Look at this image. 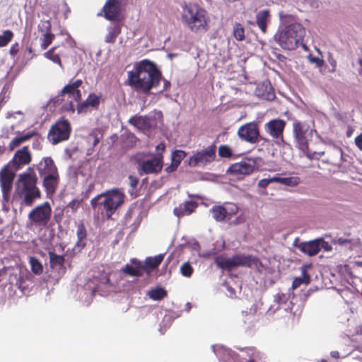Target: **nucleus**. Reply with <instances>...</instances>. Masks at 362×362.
Instances as JSON below:
<instances>
[{"mask_svg": "<svg viewBox=\"0 0 362 362\" xmlns=\"http://www.w3.org/2000/svg\"><path fill=\"white\" fill-rule=\"evenodd\" d=\"M94 189V185L93 183L90 184L88 185V187L86 192V194L84 195V198H88L89 196V194Z\"/></svg>", "mask_w": 362, "mask_h": 362, "instance_id": "0e129e2a", "label": "nucleus"}, {"mask_svg": "<svg viewBox=\"0 0 362 362\" xmlns=\"http://www.w3.org/2000/svg\"><path fill=\"white\" fill-rule=\"evenodd\" d=\"M129 185L132 189H135L138 184H139V178L134 175H129Z\"/></svg>", "mask_w": 362, "mask_h": 362, "instance_id": "5fc2aeb1", "label": "nucleus"}, {"mask_svg": "<svg viewBox=\"0 0 362 362\" xmlns=\"http://www.w3.org/2000/svg\"><path fill=\"white\" fill-rule=\"evenodd\" d=\"M71 132V127L69 121L62 117L51 126L47 134V139L52 145H56L68 140Z\"/></svg>", "mask_w": 362, "mask_h": 362, "instance_id": "0eeeda50", "label": "nucleus"}, {"mask_svg": "<svg viewBox=\"0 0 362 362\" xmlns=\"http://www.w3.org/2000/svg\"><path fill=\"white\" fill-rule=\"evenodd\" d=\"M86 239H79L78 238L77 242L76 243L74 250H76L80 252L85 246H86Z\"/></svg>", "mask_w": 362, "mask_h": 362, "instance_id": "864d4df0", "label": "nucleus"}, {"mask_svg": "<svg viewBox=\"0 0 362 362\" xmlns=\"http://www.w3.org/2000/svg\"><path fill=\"white\" fill-rule=\"evenodd\" d=\"M105 18L113 22H122L121 4L119 0H107L103 8Z\"/></svg>", "mask_w": 362, "mask_h": 362, "instance_id": "dca6fc26", "label": "nucleus"}, {"mask_svg": "<svg viewBox=\"0 0 362 362\" xmlns=\"http://www.w3.org/2000/svg\"><path fill=\"white\" fill-rule=\"evenodd\" d=\"M101 95L95 93H90L88 98L82 103H79L77 105V111L78 113L86 112L89 107L97 109L100 105Z\"/></svg>", "mask_w": 362, "mask_h": 362, "instance_id": "412c9836", "label": "nucleus"}, {"mask_svg": "<svg viewBox=\"0 0 362 362\" xmlns=\"http://www.w3.org/2000/svg\"><path fill=\"white\" fill-rule=\"evenodd\" d=\"M197 207V203L193 201H186L179 204L174 209V214L178 218L189 216L192 214Z\"/></svg>", "mask_w": 362, "mask_h": 362, "instance_id": "5701e85b", "label": "nucleus"}, {"mask_svg": "<svg viewBox=\"0 0 362 362\" xmlns=\"http://www.w3.org/2000/svg\"><path fill=\"white\" fill-rule=\"evenodd\" d=\"M34 141L33 142V148L41 149L42 148V142L43 141V138L40 135L38 132H37V134L33 136Z\"/></svg>", "mask_w": 362, "mask_h": 362, "instance_id": "8fccbe9b", "label": "nucleus"}, {"mask_svg": "<svg viewBox=\"0 0 362 362\" xmlns=\"http://www.w3.org/2000/svg\"><path fill=\"white\" fill-rule=\"evenodd\" d=\"M292 127L296 146L304 153H308V135L310 130L309 125L304 122L293 119Z\"/></svg>", "mask_w": 362, "mask_h": 362, "instance_id": "1a4fd4ad", "label": "nucleus"}, {"mask_svg": "<svg viewBox=\"0 0 362 362\" xmlns=\"http://www.w3.org/2000/svg\"><path fill=\"white\" fill-rule=\"evenodd\" d=\"M13 36L14 34L11 30H4L2 35H0V47L6 46L12 40Z\"/></svg>", "mask_w": 362, "mask_h": 362, "instance_id": "37998d69", "label": "nucleus"}, {"mask_svg": "<svg viewBox=\"0 0 362 362\" xmlns=\"http://www.w3.org/2000/svg\"><path fill=\"white\" fill-rule=\"evenodd\" d=\"M286 125L285 120L281 119H273L267 122L264 126L265 132L271 136L272 139L280 140L284 142V132Z\"/></svg>", "mask_w": 362, "mask_h": 362, "instance_id": "4468645a", "label": "nucleus"}, {"mask_svg": "<svg viewBox=\"0 0 362 362\" xmlns=\"http://www.w3.org/2000/svg\"><path fill=\"white\" fill-rule=\"evenodd\" d=\"M76 235L77 238L86 239L87 231L83 223L82 222L77 226Z\"/></svg>", "mask_w": 362, "mask_h": 362, "instance_id": "09e8293b", "label": "nucleus"}, {"mask_svg": "<svg viewBox=\"0 0 362 362\" xmlns=\"http://www.w3.org/2000/svg\"><path fill=\"white\" fill-rule=\"evenodd\" d=\"M124 193L115 188L93 198L90 200V206L93 210L100 211L107 218H110L124 203Z\"/></svg>", "mask_w": 362, "mask_h": 362, "instance_id": "f03ea898", "label": "nucleus"}, {"mask_svg": "<svg viewBox=\"0 0 362 362\" xmlns=\"http://www.w3.org/2000/svg\"><path fill=\"white\" fill-rule=\"evenodd\" d=\"M83 82L81 79H77L74 81H70L66 84L60 93L54 99V103H61L64 100L63 97L67 95L69 98L71 99L69 103L64 107L66 111L74 112V105L73 101L79 102L81 99V92L79 89Z\"/></svg>", "mask_w": 362, "mask_h": 362, "instance_id": "423d86ee", "label": "nucleus"}, {"mask_svg": "<svg viewBox=\"0 0 362 362\" xmlns=\"http://www.w3.org/2000/svg\"><path fill=\"white\" fill-rule=\"evenodd\" d=\"M233 155V150L228 145L223 144L218 147V156L221 158H230Z\"/></svg>", "mask_w": 362, "mask_h": 362, "instance_id": "49530a36", "label": "nucleus"}, {"mask_svg": "<svg viewBox=\"0 0 362 362\" xmlns=\"http://www.w3.org/2000/svg\"><path fill=\"white\" fill-rule=\"evenodd\" d=\"M148 297L153 300H161L168 296L167 291L160 286L151 289L148 293Z\"/></svg>", "mask_w": 362, "mask_h": 362, "instance_id": "4c0bfd02", "label": "nucleus"}, {"mask_svg": "<svg viewBox=\"0 0 362 362\" xmlns=\"http://www.w3.org/2000/svg\"><path fill=\"white\" fill-rule=\"evenodd\" d=\"M255 165L256 162L254 159L247 158L231 164L227 170V173L238 177L247 176L254 172Z\"/></svg>", "mask_w": 362, "mask_h": 362, "instance_id": "ddd939ff", "label": "nucleus"}, {"mask_svg": "<svg viewBox=\"0 0 362 362\" xmlns=\"http://www.w3.org/2000/svg\"><path fill=\"white\" fill-rule=\"evenodd\" d=\"M214 262L218 267L228 271L235 267L233 257L228 258L226 256L221 255L215 257Z\"/></svg>", "mask_w": 362, "mask_h": 362, "instance_id": "f704fd0d", "label": "nucleus"}, {"mask_svg": "<svg viewBox=\"0 0 362 362\" xmlns=\"http://www.w3.org/2000/svg\"><path fill=\"white\" fill-rule=\"evenodd\" d=\"M21 175H29L31 178H33V179L37 180V177L35 173L33 167L28 168L26 171L21 173Z\"/></svg>", "mask_w": 362, "mask_h": 362, "instance_id": "13d9d810", "label": "nucleus"}, {"mask_svg": "<svg viewBox=\"0 0 362 362\" xmlns=\"http://www.w3.org/2000/svg\"><path fill=\"white\" fill-rule=\"evenodd\" d=\"M334 244H337L341 246H344L349 250H353L356 247L361 245V241L358 238H337L333 240Z\"/></svg>", "mask_w": 362, "mask_h": 362, "instance_id": "c756f323", "label": "nucleus"}, {"mask_svg": "<svg viewBox=\"0 0 362 362\" xmlns=\"http://www.w3.org/2000/svg\"><path fill=\"white\" fill-rule=\"evenodd\" d=\"M163 156H158L152 159L144 160L138 169L139 174H158L163 168Z\"/></svg>", "mask_w": 362, "mask_h": 362, "instance_id": "f3484780", "label": "nucleus"}, {"mask_svg": "<svg viewBox=\"0 0 362 362\" xmlns=\"http://www.w3.org/2000/svg\"><path fill=\"white\" fill-rule=\"evenodd\" d=\"M18 52H19V44H18V42H15L10 47L9 54H11V56L15 57L18 53Z\"/></svg>", "mask_w": 362, "mask_h": 362, "instance_id": "6e6d98bb", "label": "nucleus"}, {"mask_svg": "<svg viewBox=\"0 0 362 362\" xmlns=\"http://www.w3.org/2000/svg\"><path fill=\"white\" fill-rule=\"evenodd\" d=\"M286 299V294H284V293H279L275 296V300L278 303H281L283 301L285 302Z\"/></svg>", "mask_w": 362, "mask_h": 362, "instance_id": "680f3d73", "label": "nucleus"}, {"mask_svg": "<svg viewBox=\"0 0 362 362\" xmlns=\"http://www.w3.org/2000/svg\"><path fill=\"white\" fill-rule=\"evenodd\" d=\"M305 35V28L299 23H293L279 28L274 40L284 50H294L302 43Z\"/></svg>", "mask_w": 362, "mask_h": 362, "instance_id": "20e7f679", "label": "nucleus"}, {"mask_svg": "<svg viewBox=\"0 0 362 362\" xmlns=\"http://www.w3.org/2000/svg\"><path fill=\"white\" fill-rule=\"evenodd\" d=\"M52 207L49 202H45L33 208L28 215L31 226L46 228L51 220Z\"/></svg>", "mask_w": 362, "mask_h": 362, "instance_id": "6e6552de", "label": "nucleus"}, {"mask_svg": "<svg viewBox=\"0 0 362 362\" xmlns=\"http://www.w3.org/2000/svg\"><path fill=\"white\" fill-rule=\"evenodd\" d=\"M178 166V165L175 164V163H173V161H171V164L169 166L166 167L165 170L168 173H170L175 171L177 169Z\"/></svg>", "mask_w": 362, "mask_h": 362, "instance_id": "052dcab7", "label": "nucleus"}, {"mask_svg": "<svg viewBox=\"0 0 362 362\" xmlns=\"http://www.w3.org/2000/svg\"><path fill=\"white\" fill-rule=\"evenodd\" d=\"M164 255L160 254L154 257H147L144 262H141L142 269L144 272L150 274L151 272L156 269L163 262Z\"/></svg>", "mask_w": 362, "mask_h": 362, "instance_id": "a878e982", "label": "nucleus"}, {"mask_svg": "<svg viewBox=\"0 0 362 362\" xmlns=\"http://www.w3.org/2000/svg\"><path fill=\"white\" fill-rule=\"evenodd\" d=\"M16 170L6 165L0 170V186L4 199L8 200L13 187Z\"/></svg>", "mask_w": 362, "mask_h": 362, "instance_id": "9b49d317", "label": "nucleus"}, {"mask_svg": "<svg viewBox=\"0 0 362 362\" xmlns=\"http://www.w3.org/2000/svg\"><path fill=\"white\" fill-rule=\"evenodd\" d=\"M210 212L212 215V217L217 222L223 221L228 215V211L226 209L221 205L213 206L212 208L210 209Z\"/></svg>", "mask_w": 362, "mask_h": 362, "instance_id": "e433bc0d", "label": "nucleus"}, {"mask_svg": "<svg viewBox=\"0 0 362 362\" xmlns=\"http://www.w3.org/2000/svg\"><path fill=\"white\" fill-rule=\"evenodd\" d=\"M327 245V242L322 238L315 239L309 242H303L296 245L300 251L309 256H314L319 253L322 247Z\"/></svg>", "mask_w": 362, "mask_h": 362, "instance_id": "6ab92c4d", "label": "nucleus"}, {"mask_svg": "<svg viewBox=\"0 0 362 362\" xmlns=\"http://www.w3.org/2000/svg\"><path fill=\"white\" fill-rule=\"evenodd\" d=\"M279 17H280V19L281 20V21H283V22H286V19L287 18H292V19L293 18V16L287 15V14H284L282 12H281L279 13Z\"/></svg>", "mask_w": 362, "mask_h": 362, "instance_id": "69168bd1", "label": "nucleus"}, {"mask_svg": "<svg viewBox=\"0 0 362 362\" xmlns=\"http://www.w3.org/2000/svg\"><path fill=\"white\" fill-rule=\"evenodd\" d=\"M38 30L42 33L40 37V47L42 50L46 49L54 39V35L52 33V25L49 20H42L38 25Z\"/></svg>", "mask_w": 362, "mask_h": 362, "instance_id": "a211bd4d", "label": "nucleus"}, {"mask_svg": "<svg viewBox=\"0 0 362 362\" xmlns=\"http://www.w3.org/2000/svg\"><path fill=\"white\" fill-rule=\"evenodd\" d=\"M187 156V153L183 150H175L171 155V161L180 165L182 160Z\"/></svg>", "mask_w": 362, "mask_h": 362, "instance_id": "a18cd8bd", "label": "nucleus"}, {"mask_svg": "<svg viewBox=\"0 0 362 362\" xmlns=\"http://www.w3.org/2000/svg\"><path fill=\"white\" fill-rule=\"evenodd\" d=\"M311 264H303L300 267L301 276L299 277H296L293 282L291 288L292 290H295L298 288L302 284L308 285L310 283L311 277L308 274V270L311 268Z\"/></svg>", "mask_w": 362, "mask_h": 362, "instance_id": "4be33fe9", "label": "nucleus"}, {"mask_svg": "<svg viewBox=\"0 0 362 362\" xmlns=\"http://www.w3.org/2000/svg\"><path fill=\"white\" fill-rule=\"evenodd\" d=\"M122 25V22H115L112 26L108 27L105 41L107 43H114L117 36L121 33Z\"/></svg>", "mask_w": 362, "mask_h": 362, "instance_id": "7c9ffc66", "label": "nucleus"}, {"mask_svg": "<svg viewBox=\"0 0 362 362\" xmlns=\"http://www.w3.org/2000/svg\"><path fill=\"white\" fill-rule=\"evenodd\" d=\"M276 182L288 187H296L300 182V179L298 176H291L287 177H281L276 176Z\"/></svg>", "mask_w": 362, "mask_h": 362, "instance_id": "58836bf2", "label": "nucleus"}, {"mask_svg": "<svg viewBox=\"0 0 362 362\" xmlns=\"http://www.w3.org/2000/svg\"><path fill=\"white\" fill-rule=\"evenodd\" d=\"M276 176L271 178H264L259 181L258 187L259 188H266L270 183L276 182Z\"/></svg>", "mask_w": 362, "mask_h": 362, "instance_id": "3c124183", "label": "nucleus"}, {"mask_svg": "<svg viewBox=\"0 0 362 362\" xmlns=\"http://www.w3.org/2000/svg\"><path fill=\"white\" fill-rule=\"evenodd\" d=\"M310 62L315 63L318 67H322L324 65V60L319 57H310Z\"/></svg>", "mask_w": 362, "mask_h": 362, "instance_id": "bf43d9fd", "label": "nucleus"}, {"mask_svg": "<svg viewBox=\"0 0 362 362\" xmlns=\"http://www.w3.org/2000/svg\"><path fill=\"white\" fill-rule=\"evenodd\" d=\"M80 205H81V202L78 200L74 199L69 202V204H68V206L71 209L73 212H76L78 210V209L79 208Z\"/></svg>", "mask_w": 362, "mask_h": 362, "instance_id": "4d7b16f0", "label": "nucleus"}, {"mask_svg": "<svg viewBox=\"0 0 362 362\" xmlns=\"http://www.w3.org/2000/svg\"><path fill=\"white\" fill-rule=\"evenodd\" d=\"M238 135L243 141L250 144H255L259 136L258 126L255 122L247 123L238 129Z\"/></svg>", "mask_w": 362, "mask_h": 362, "instance_id": "2eb2a0df", "label": "nucleus"}, {"mask_svg": "<svg viewBox=\"0 0 362 362\" xmlns=\"http://www.w3.org/2000/svg\"><path fill=\"white\" fill-rule=\"evenodd\" d=\"M271 15L269 9L259 11L256 15V24L262 33H266L267 24L270 22Z\"/></svg>", "mask_w": 362, "mask_h": 362, "instance_id": "cd10ccee", "label": "nucleus"}, {"mask_svg": "<svg viewBox=\"0 0 362 362\" xmlns=\"http://www.w3.org/2000/svg\"><path fill=\"white\" fill-rule=\"evenodd\" d=\"M355 144L360 150H362V134L355 138Z\"/></svg>", "mask_w": 362, "mask_h": 362, "instance_id": "e2e57ef3", "label": "nucleus"}, {"mask_svg": "<svg viewBox=\"0 0 362 362\" xmlns=\"http://www.w3.org/2000/svg\"><path fill=\"white\" fill-rule=\"evenodd\" d=\"M57 49V47H53L49 49L48 51L45 52L44 56L47 59L52 61L54 64H58L60 67L62 66V63L60 59V53H56L55 51Z\"/></svg>", "mask_w": 362, "mask_h": 362, "instance_id": "ea45409f", "label": "nucleus"}, {"mask_svg": "<svg viewBox=\"0 0 362 362\" xmlns=\"http://www.w3.org/2000/svg\"><path fill=\"white\" fill-rule=\"evenodd\" d=\"M37 180L27 175H20L16 182V192L27 206L41 197V192L37 186Z\"/></svg>", "mask_w": 362, "mask_h": 362, "instance_id": "39448f33", "label": "nucleus"}, {"mask_svg": "<svg viewBox=\"0 0 362 362\" xmlns=\"http://www.w3.org/2000/svg\"><path fill=\"white\" fill-rule=\"evenodd\" d=\"M235 267H251V265L256 262V258L252 255H235L233 256Z\"/></svg>", "mask_w": 362, "mask_h": 362, "instance_id": "72a5a7b5", "label": "nucleus"}, {"mask_svg": "<svg viewBox=\"0 0 362 362\" xmlns=\"http://www.w3.org/2000/svg\"><path fill=\"white\" fill-rule=\"evenodd\" d=\"M37 134V131L33 130L23 134L19 136L13 138L8 144V148L10 151H13L16 147L19 146L21 144L29 141L33 136Z\"/></svg>", "mask_w": 362, "mask_h": 362, "instance_id": "473e14b6", "label": "nucleus"}, {"mask_svg": "<svg viewBox=\"0 0 362 362\" xmlns=\"http://www.w3.org/2000/svg\"><path fill=\"white\" fill-rule=\"evenodd\" d=\"M257 95L266 100L272 101L275 98V93L270 84L259 85L256 90Z\"/></svg>", "mask_w": 362, "mask_h": 362, "instance_id": "c85d7f7f", "label": "nucleus"}, {"mask_svg": "<svg viewBox=\"0 0 362 362\" xmlns=\"http://www.w3.org/2000/svg\"><path fill=\"white\" fill-rule=\"evenodd\" d=\"M37 134V131L33 130L23 134L19 136L13 138L8 144V148L10 151H13L16 147L19 146L21 144L29 141L33 136Z\"/></svg>", "mask_w": 362, "mask_h": 362, "instance_id": "2f4dec72", "label": "nucleus"}, {"mask_svg": "<svg viewBox=\"0 0 362 362\" xmlns=\"http://www.w3.org/2000/svg\"><path fill=\"white\" fill-rule=\"evenodd\" d=\"M128 122L141 130H149L152 127L151 119L147 116L135 115L129 119Z\"/></svg>", "mask_w": 362, "mask_h": 362, "instance_id": "393cba45", "label": "nucleus"}, {"mask_svg": "<svg viewBox=\"0 0 362 362\" xmlns=\"http://www.w3.org/2000/svg\"><path fill=\"white\" fill-rule=\"evenodd\" d=\"M29 262L31 267V270L34 274L39 275L42 273V265L38 259L31 257Z\"/></svg>", "mask_w": 362, "mask_h": 362, "instance_id": "c03bdc74", "label": "nucleus"}, {"mask_svg": "<svg viewBox=\"0 0 362 362\" xmlns=\"http://www.w3.org/2000/svg\"><path fill=\"white\" fill-rule=\"evenodd\" d=\"M337 153L340 156V159L341 160V163L338 164V167L339 168H343V169L346 168V166L343 165V162H345L346 160V158L349 157V156L344 153L343 150L341 148H338L337 149Z\"/></svg>", "mask_w": 362, "mask_h": 362, "instance_id": "603ef678", "label": "nucleus"}, {"mask_svg": "<svg viewBox=\"0 0 362 362\" xmlns=\"http://www.w3.org/2000/svg\"><path fill=\"white\" fill-rule=\"evenodd\" d=\"M165 146L164 144H159L157 147H156V149L158 151H165Z\"/></svg>", "mask_w": 362, "mask_h": 362, "instance_id": "338daca9", "label": "nucleus"}, {"mask_svg": "<svg viewBox=\"0 0 362 362\" xmlns=\"http://www.w3.org/2000/svg\"><path fill=\"white\" fill-rule=\"evenodd\" d=\"M127 75L128 84L136 91L144 94H148L152 88L158 87L162 78L156 64L148 59L135 63Z\"/></svg>", "mask_w": 362, "mask_h": 362, "instance_id": "f257e3e1", "label": "nucleus"}, {"mask_svg": "<svg viewBox=\"0 0 362 362\" xmlns=\"http://www.w3.org/2000/svg\"><path fill=\"white\" fill-rule=\"evenodd\" d=\"M43 187L47 194H53L55 193L59 182V175L58 172L56 174L47 175L42 177Z\"/></svg>", "mask_w": 362, "mask_h": 362, "instance_id": "b1692460", "label": "nucleus"}, {"mask_svg": "<svg viewBox=\"0 0 362 362\" xmlns=\"http://www.w3.org/2000/svg\"><path fill=\"white\" fill-rule=\"evenodd\" d=\"M121 272L124 274L136 277H140L144 273L142 269L141 262H138V263L136 264L135 267L129 264H126L122 268Z\"/></svg>", "mask_w": 362, "mask_h": 362, "instance_id": "c9c22d12", "label": "nucleus"}, {"mask_svg": "<svg viewBox=\"0 0 362 362\" xmlns=\"http://www.w3.org/2000/svg\"><path fill=\"white\" fill-rule=\"evenodd\" d=\"M129 139H130V140H131V141H132V142H134V143H135V142H136V136H135L134 135H132V136H129Z\"/></svg>", "mask_w": 362, "mask_h": 362, "instance_id": "774afa93", "label": "nucleus"}, {"mask_svg": "<svg viewBox=\"0 0 362 362\" xmlns=\"http://www.w3.org/2000/svg\"><path fill=\"white\" fill-rule=\"evenodd\" d=\"M32 161V153L28 146H23L14 153L12 159L6 164L17 171Z\"/></svg>", "mask_w": 362, "mask_h": 362, "instance_id": "f8f14e48", "label": "nucleus"}, {"mask_svg": "<svg viewBox=\"0 0 362 362\" xmlns=\"http://www.w3.org/2000/svg\"><path fill=\"white\" fill-rule=\"evenodd\" d=\"M241 351L247 353L250 356L249 359H246V362H256L261 358L260 352L255 347H245L241 349Z\"/></svg>", "mask_w": 362, "mask_h": 362, "instance_id": "a19ab883", "label": "nucleus"}, {"mask_svg": "<svg viewBox=\"0 0 362 362\" xmlns=\"http://www.w3.org/2000/svg\"><path fill=\"white\" fill-rule=\"evenodd\" d=\"M37 168L41 177H45L47 175L56 174L58 172L53 160L50 157L42 158L38 163Z\"/></svg>", "mask_w": 362, "mask_h": 362, "instance_id": "aec40b11", "label": "nucleus"}, {"mask_svg": "<svg viewBox=\"0 0 362 362\" xmlns=\"http://www.w3.org/2000/svg\"><path fill=\"white\" fill-rule=\"evenodd\" d=\"M216 146L213 144L207 148L196 151L189 159V165L204 166L216 160Z\"/></svg>", "mask_w": 362, "mask_h": 362, "instance_id": "9d476101", "label": "nucleus"}, {"mask_svg": "<svg viewBox=\"0 0 362 362\" xmlns=\"http://www.w3.org/2000/svg\"><path fill=\"white\" fill-rule=\"evenodd\" d=\"M182 20L192 33H204L209 29L207 12L197 4H189L182 8Z\"/></svg>", "mask_w": 362, "mask_h": 362, "instance_id": "7ed1b4c3", "label": "nucleus"}, {"mask_svg": "<svg viewBox=\"0 0 362 362\" xmlns=\"http://www.w3.org/2000/svg\"><path fill=\"white\" fill-rule=\"evenodd\" d=\"M233 34L234 37L238 41H243L245 40V29L239 23H236L234 25Z\"/></svg>", "mask_w": 362, "mask_h": 362, "instance_id": "79ce46f5", "label": "nucleus"}, {"mask_svg": "<svg viewBox=\"0 0 362 362\" xmlns=\"http://www.w3.org/2000/svg\"><path fill=\"white\" fill-rule=\"evenodd\" d=\"M49 264L52 269L57 270L59 274L65 272L64 262L65 259L63 255H59L54 252H49Z\"/></svg>", "mask_w": 362, "mask_h": 362, "instance_id": "bb28decb", "label": "nucleus"}, {"mask_svg": "<svg viewBox=\"0 0 362 362\" xmlns=\"http://www.w3.org/2000/svg\"><path fill=\"white\" fill-rule=\"evenodd\" d=\"M194 269L189 262H184L180 267V272L184 276L190 277Z\"/></svg>", "mask_w": 362, "mask_h": 362, "instance_id": "de8ad7c7", "label": "nucleus"}]
</instances>
